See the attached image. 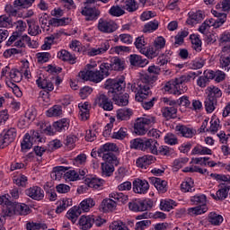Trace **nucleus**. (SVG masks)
Instances as JSON below:
<instances>
[{
  "label": "nucleus",
  "mask_w": 230,
  "mask_h": 230,
  "mask_svg": "<svg viewBox=\"0 0 230 230\" xmlns=\"http://www.w3.org/2000/svg\"><path fill=\"white\" fill-rule=\"evenodd\" d=\"M219 62H220V67L224 71H229V69H230V56L222 55Z\"/></svg>",
  "instance_id": "nucleus-59"
},
{
  "label": "nucleus",
  "mask_w": 230,
  "mask_h": 230,
  "mask_svg": "<svg viewBox=\"0 0 230 230\" xmlns=\"http://www.w3.org/2000/svg\"><path fill=\"white\" fill-rule=\"evenodd\" d=\"M149 182L155 185L157 191L160 193H166L168 191V182L164 180H161L160 178L151 177L149 178Z\"/></svg>",
  "instance_id": "nucleus-16"
},
{
  "label": "nucleus",
  "mask_w": 230,
  "mask_h": 230,
  "mask_svg": "<svg viewBox=\"0 0 230 230\" xmlns=\"http://www.w3.org/2000/svg\"><path fill=\"white\" fill-rule=\"evenodd\" d=\"M101 206L103 213H109V211L116 209L117 203L114 199H106L102 200Z\"/></svg>",
  "instance_id": "nucleus-28"
},
{
  "label": "nucleus",
  "mask_w": 230,
  "mask_h": 230,
  "mask_svg": "<svg viewBox=\"0 0 230 230\" xmlns=\"http://www.w3.org/2000/svg\"><path fill=\"white\" fill-rule=\"evenodd\" d=\"M181 190L183 193H188L191 191H195V188L193 187V181L190 178L187 181H183L181 184Z\"/></svg>",
  "instance_id": "nucleus-51"
},
{
  "label": "nucleus",
  "mask_w": 230,
  "mask_h": 230,
  "mask_svg": "<svg viewBox=\"0 0 230 230\" xmlns=\"http://www.w3.org/2000/svg\"><path fill=\"white\" fill-rule=\"evenodd\" d=\"M53 127L57 132H64L69 128V119H61L53 124Z\"/></svg>",
  "instance_id": "nucleus-30"
},
{
  "label": "nucleus",
  "mask_w": 230,
  "mask_h": 230,
  "mask_svg": "<svg viewBox=\"0 0 230 230\" xmlns=\"http://www.w3.org/2000/svg\"><path fill=\"white\" fill-rule=\"evenodd\" d=\"M61 114H62V106L60 105H54L52 108L47 111V116L49 118L60 116Z\"/></svg>",
  "instance_id": "nucleus-52"
},
{
  "label": "nucleus",
  "mask_w": 230,
  "mask_h": 230,
  "mask_svg": "<svg viewBox=\"0 0 230 230\" xmlns=\"http://www.w3.org/2000/svg\"><path fill=\"white\" fill-rule=\"evenodd\" d=\"M110 197L111 199H114V200H117V202L120 204H126V202H128V196L121 192H112L111 194H110Z\"/></svg>",
  "instance_id": "nucleus-50"
},
{
  "label": "nucleus",
  "mask_w": 230,
  "mask_h": 230,
  "mask_svg": "<svg viewBox=\"0 0 230 230\" xmlns=\"http://www.w3.org/2000/svg\"><path fill=\"white\" fill-rule=\"evenodd\" d=\"M159 53H161V50L155 47V45L148 49H142V55H146L147 58H155V57L159 56Z\"/></svg>",
  "instance_id": "nucleus-37"
},
{
  "label": "nucleus",
  "mask_w": 230,
  "mask_h": 230,
  "mask_svg": "<svg viewBox=\"0 0 230 230\" xmlns=\"http://www.w3.org/2000/svg\"><path fill=\"white\" fill-rule=\"evenodd\" d=\"M136 163L138 168H145V170H146L150 164L155 163V158L152 155H146L137 158Z\"/></svg>",
  "instance_id": "nucleus-17"
},
{
  "label": "nucleus",
  "mask_w": 230,
  "mask_h": 230,
  "mask_svg": "<svg viewBox=\"0 0 230 230\" xmlns=\"http://www.w3.org/2000/svg\"><path fill=\"white\" fill-rule=\"evenodd\" d=\"M105 89H108L109 94L114 96V94H121L123 89H125V79H108L105 84Z\"/></svg>",
  "instance_id": "nucleus-6"
},
{
  "label": "nucleus",
  "mask_w": 230,
  "mask_h": 230,
  "mask_svg": "<svg viewBox=\"0 0 230 230\" xmlns=\"http://www.w3.org/2000/svg\"><path fill=\"white\" fill-rule=\"evenodd\" d=\"M155 123V117L148 116L146 118H139L136 120L134 125L135 134L137 136H145L148 128V125H154Z\"/></svg>",
  "instance_id": "nucleus-5"
},
{
  "label": "nucleus",
  "mask_w": 230,
  "mask_h": 230,
  "mask_svg": "<svg viewBox=\"0 0 230 230\" xmlns=\"http://www.w3.org/2000/svg\"><path fill=\"white\" fill-rule=\"evenodd\" d=\"M125 67V59L119 57H112L110 59V63L102 64V69L104 75H107L109 71H124Z\"/></svg>",
  "instance_id": "nucleus-4"
},
{
  "label": "nucleus",
  "mask_w": 230,
  "mask_h": 230,
  "mask_svg": "<svg viewBox=\"0 0 230 230\" xmlns=\"http://www.w3.org/2000/svg\"><path fill=\"white\" fill-rule=\"evenodd\" d=\"M206 94L208 98L218 102V99L222 98V90L215 85H210L206 89Z\"/></svg>",
  "instance_id": "nucleus-19"
},
{
  "label": "nucleus",
  "mask_w": 230,
  "mask_h": 230,
  "mask_svg": "<svg viewBox=\"0 0 230 230\" xmlns=\"http://www.w3.org/2000/svg\"><path fill=\"white\" fill-rule=\"evenodd\" d=\"M129 63L137 67H145L148 64V60L141 58V56L133 54L129 57Z\"/></svg>",
  "instance_id": "nucleus-25"
},
{
  "label": "nucleus",
  "mask_w": 230,
  "mask_h": 230,
  "mask_svg": "<svg viewBox=\"0 0 230 230\" xmlns=\"http://www.w3.org/2000/svg\"><path fill=\"white\" fill-rule=\"evenodd\" d=\"M154 207V201L151 199H144L137 202H129L128 208L131 211H148Z\"/></svg>",
  "instance_id": "nucleus-9"
},
{
  "label": "nucleus",
  "mask_w": 230,
  "mask_h": 230,
  "mask_svg": "<svg viewBox=\"0 0 230 230\" xmlns=\"http://www.w3.org/2000/svg\"><path fill=\"white\" fill-rule=\"evenodd\" d=\"M150 190V184L146 180L137 179L133 181V191L145 194Z\"/></svg>",
  "instance_id": "nucleus-14"
},
{
  "label": "nucleus",
  "mask_w": 230,
  "mask_h": 230,
  "mask_svg": "<svg viewBox=\"0 0 230 230\" xmlns=\"http://www.w3.org/2000/svg\"><path fill=\"white\" fill-rule=\"evenodd\" d=\"M190 40L192 44V49L198 53H200V51H202V40H200V38H199L195 34H192L190 35Z\"/></svg>",
  "instance_id": "nucleus-43"
},
{
  "label": "nucleus",
  "mask_w": 230,
  "mask_h": 230,
  "mask_svg": "<svg viewBox=\"0 0 230 230\" xmlns=\"http://www.w3.org/2000/svg\"><path fill=\"white\" fill-rule=\"evenodd\" d=\"M110 230H128V227L121 221H114L110 225Z\"/></svg>",
  "instance_id": "nucleus-62"
},
{
  "label": "nucleus",
  "mask_w": 230,
  "mask_h": 230,
  "mask_svg": "<svg viewBox=\"0 0 230 230\" xmlns=\"http://www.w3.org/2000/svg\"><path fill=\"white\" fill-rule=\"evenodd\" d=\"M97 29L101 33H114L118 30V24L114 21L100 18Z\"/></svg>",
  "instance_id": "nucleus-8"
},
{
  "label": "nucleus",
  "mask_w": 230,
  "mask_h": 230,
  "mask_svg": "<svg viewBox=\"0 0 230 230\" xmlns=\"http://www.w3.org/2000/svg\"><path fill=\"white\" fill-rule=\"evenodd\" d=\"M15 137H17V130L13 128H11L4 134L2 139H0L2 143V148L8 146L10 143H13Z\"/></svg>",
  "instance_id": "nucleus-15"
},
{
  "label": "nucleus",
  "mask_w": 230,
  "mask_h": 230,
  "mask_svg": "<svg viewBox=\"0 0 230 230\" xmlns=\"http://www.w3.org/2000/svg\"><path fill=\"white\" fill-rule=\"evenodd\" d=\"M78 224L82 230H89L94 225V216H81Z\"/></svg>",
  "instance_id": "nucleus-18"
},
{
  "label": "nucleus",
  "mask_w": 230,
  "mask_h": 230,
  "mask_svg": "<svg viewBox=\"0 0 230 230\" xmlns=\"http://www.w3.org/2000/svg\"><path fill=\"white\" fill-rule=\"evenodd\" d=\"M35 3V0H15L13 2L14 6H20V8H30Z\"/></svg>",
  "instance_id": "nucleus-61"
},
{
  "label": "nucleus",
  "mask_w": 230,
  "mask_h": 230,
  "mask_svg": "<svg viewBox=\"0 0 230 230\" xmlns=\"http://www.w3.org/2000/svg\"><path fill=\"white\" fill-rule=\"evenodd\" d=\"M81 13L85 17V21H96L100 17L101 12L96 7L86 5L82 9Z\"/></svg>",
  "instance_id": "nucleus-12"
},
{
  "label": "nucleus",
  "mask_w": 230,
  "mask_h": 230,
  "mask_svg": "<svg viewBox=\"0 0 230 230\" xmlns=\"http://www.w3.org/2000/svg\"><path fill=\"white\" fill-rule=\"evenodd\" d=\"M102 175L105 177H111L114 173V165L107 163L102 164Z\"/></svg>",
  "instance_id": "nucleus-55"
},
{
  "label": "nucleus",
  "mask_w": 230,
  "mask_h": 230,
  "mask_svg": "<svg viewBox=\"0 0 230 230\" xmlns=\"http://www.w3.org/2000/svg\"><path fill=\"white\" fill-rule=\"evenodd\" d=\"M131 148L135 150H142L145 152V140L141 138H136L130 142Z\"/></svg>",
  "instance_id": "nucleus-53"
},
{
  "label": "nucleus",
  "mask_w": 230,
  "mask_h": 230,
  "mask_svg": "<svg viewBox=\"0 0 230 230\" xmlns=\"http://www.w3.org/2000/svg\"><path fill=\"white\" fill-rule=\"evenodd\" d=\"M30 213V207L24 203L9 202L5 212L6 217H13V215L26 216Z\"/></svg>",
  "instance_id": "nucleus-7"
},
{
  "label": "nucleus",
  "mask_w": 230,
  "mask_h": 230,
  "mask_svg": "<svg viewBox=\"0 0 230 230\" xmlns=\"http://www.w3.org/2000/svg\"><path fill=\"white\" fill-rule=\"evenodd\" d=\"M36 84L40 89H43L40 93V96H49V93L55 89L53 83L46 78L39 77L36 80Z\"/></svg>",
  "instance_id": "nucleus-10"
},
{
  "label": "nucleus",
  "mask_w": 230,
  "mask_h": 230,
  "mask_svg": "<svg viewBox=\"0 0 230 230\" xmlns=\"http://www.w3.org/2000/svg\"><path fill=\"white\" fill-rule=\"evenodd\" d=\"M190 202H192L195 206L206 208V202H208V198L204 194L195 195L190 198Z\"/></svg>",
  "instance_id": "nucleus-32"
},
{
  "label": "nucleus",
  "mask_w": 230,
  "mask_h": 230,
  "mask_svg": "<svg viewBox=\"0 0 230 230\" xmlns=\"http://www.w3.org/2000/svg\"><path fill=\"white\" fill-rule=\"evenodd\" d=\"M159 148V143L155 139L148 138L145 140V151L149 150L151 154H154V149Z\"/></svg>",
  "instance_id": "nucleus-41"
},
{
  "label": "nucleus",
  "mask_w": 230,
  "mask_h": 230,
  "mask_svg": "<svg viewBox=\"0 0 230 230\" xmlns=\"http://www.w3.org/2000/svg\"><path fill=\"white\" fill-rule=\"evenodd\" d=\"M26 229L27 230L48 229V226L40 223H27Z\"/></svg>",
  "instance_id": "nucleus-63"
},
{
  "label": "nucleus",
  "mask_w": 230,
  "mask_h": 230,
  "mask_svg": "<svg viewBox=\"0 0 230 230\" xmlns=\"http://www.w3.org/2000/svg\"><path fill=\"white\" fill-rule=\"evenodd\" d=\"M122 8L128 12H136L137 10V2L136 0H126Z\"/></svg>",
  "instance_id": "nucleus-57"
},
{
  "label": "nucleus",
  "mask_w": 230,
  "mask_h": 230,
  "mask_svg": "<svg viewBox=\"0 0 230 230\" xmlns=\"http://www.w3.org/2000/svg\"><path fill=\"white\" fill-rule=\"evenodd\" d=\"M67 170H69V167L56 166L53 168L50 177L53 181H60V179H62V175H64Z\"/></svg>",
  "instance_id": "nucleus-22"
},
{
  "label": "nucleus",
  "mask_w": 230,
  "mask_h": 230,
  "mask_svg": "<svg viewBox=\"0 0 230 230\" xmlns=\"http://www.w3.org/2000/svg\"><path fill=\"white\" fill-rule=\"evenodd\" d=\"M176 130L181 134L183 137H192L195 136V131L186 126H177Z\"/></svg>",
  "instance_id": "nucleus-40"
},
{
  "label": "nucleus",
  "mask_w": 230,
  "mask_h": 230,
  "mask_svg": "<svg viewBox=\"0 0 230 230\" xmlns=\"http://www.w3.org/2000/svg\"><path fill=\"white\" fill-rule=\"evenodd\" d=\"M111 98L115 105H119V107H125L128 105V93H115L111 95Z\"/></svg>",
  "instance_id": "nucleus-20"
},
{
  "label": "nucleus",
  "mask_w": 230,
  "mask_h": 230,
  "mask_svg": "<svg viewBox=\"0 0 230 230\" xmlns=\"http://www.w3.org/2000/svg\"><path fill=\"white\" fill-rule=\"evenodd\" d=\"M58 58L63 62H70V64H76V57L70 54L67 50H61L58 53Z\"/></svg>",
  "instance_id": "nucleus-27"
},
{
  "label": "nucleus",
  "mask_w": 230,
  "mask_h": 230,
  "mask_svg": "<svg viewBox=\"0 0 230 230\" xmlns=\"http://www.w3.org/2000/svg\"><path fill=\"white\" fill-rule=\"evenodd\" d=\"M133 112L130 109H120L117 111V119H119L120 121H128V119H130V117L132 116Z\"/></svg>",
  "instance_id": "nucleus-31"
},
{
  "label": "nucleus",
  "mask_w": 230,
  "mask_h": 230,
  "mask_svg": "<svg viewBox=\"0 0 230 230\" xmlns=\"http://www.w3.org/2000/svg\"><path fill=\"white\" fill-rule=\"evenodd\" d=\"M154 155H171L172 148L168 146H158V148L153 149Z\"/></svg>",
  "instance_id": "nucleus-42"
},
{
  "label": "nucleus",
  "mask_w": 230,
  "mask_h": 230,
  "mask_svg": "<svg viewBox=\"0 0 230 230\" xmlns=\"http://www.w3.org/2000/svg\"><path fill=\"white\" fill-rule=\"evenodd\" d=\"M36 58L38 60V64H46V62H49L51 54L49 52H39L36 54Z\"/></svg>",
  "instance_id": "nucleus-58"
},
{
  "label": "nucleus",
  "mask_w": 230,
  "mask_h": 230,
  "mask_svg": "<svg viewBox=\"0 0 230 230\" xmlns=\"http://www.w3.org/2000/svg\"><path fill=\"white\" fill-rule=\"evenodd\" d=\"M79 107V118L82 121H87L89 119V109H91V106H89V102H81L78 104Z\"/></svg>",
  "instance_id": "nucleus-21"
},
{
  "label": "nucleus",
  "mask_w": 230,
  "mask_h": 230,
  "mask_svg": "<svg viewBox=\"0 0 230 230\" xmlns=\"http://www.w3.org/2000/svg\"><path fill=\"white\" fill-rule=\"evenodd\" d=\"M94 206H96V202L94 201V199L93 198H87L80 203L78 209H80V211L87 213L89 212L91 208H94Z\"/></svg>",
  "instance_id": "nucleus-26"
},
{
  "label": "nucleus",
  "mask_w": 230,
  "mask_h": 230,
  "mask_svg": "<svg viewBox=\"0 0 230 230\" xmlns=\"http://www.w3.org/2000/svg\"><path fill=\"white\" fill-rule=\"evenodd\" d=\"M101 157H102L103 161H105L104 163H107V164H112V166H118L119 164V161L114 153L104 154Z\"/></svg>",
  "instance_id": "nucleus-33"
},
{
  "label": "nucleus",
  "mask_w": 230,
  "mask_h": 230,
  "mask_svg": "<svg viewBox=\"0 0 230 230\" xmlns=\"http://www.w3.org/2000/svg\"><path fill=\"white\" fill-rule=\"evenodd\" d=\"M172 55V51H166L165 55L163 54L162 56L158 57L156 59V64H158V66H166L168 64V62H170V57Z\"/></svg>",
  "instance_id": "nucleus-54"
},
{
  "label": "nucleus",
  "mask_w": 230,
  "mask_h": 230,
  "mask_svg": "<svg viewBox=\"0 0 230 230\" xmlns=\"http://www.w3.org/2000/svg\"><path fill=\"white\" fill-rule=\"evenodd\" d=\"M192 154L194 155H211V154H213V152L211 151V149H209L206 146H202L201 145H198L192 149Z\"/></svg>",
  "instance_id": "nucleus-39"
},
{
  "label": "nucleus",
  "mask_w": 230,
  "mask_h": 230,
  "mask_svg": "<svg viewBox=\"0 0 230 230\" xmlns=\"http://www.w3.org/2000/svg\"><path fill=\"white\" fill-rule=\"evenodd\" d=\"M208 220L212 226H220L224 222V217L220 214L210 212Z\"/></svg>",
  "instance_id": "nucleus-38"
},
{
  "label": "nucleus",
  "mask_w": 230,
  "mask_h": 230,
  "mask_svg": "<svg viewBox=\"0 0 230 230\" xmlns=\"http://www.w3.org/2000/svg\"><path fill=\"white\" fill-rule=\"evenodd\" d=\"M80 215H82V211L80 210V208H75L67 212L66 217L68 218V220H71L73 224H75L76 220H78V217H80Z\"/></svg>",
  "instance_id": "nucleus-44"
},
{
  "label": "nucleus",
  "mask_w": 230,
  "mask_h": 230,
  "mask_svg": "<svg viewBox=\"0 0 230 230\" xmlns=\"http://www.w3.org/2000/svg\"><path fill=\"white\" fill-rule=\"evenodd\" d=\"M175 206V201L172 199H164L160 202V209L162 211H172Z\"/></svg>",
  "instance_id": "nucleus-46"
},
{
  "label": "nucleus",
  "mask_w": 230,
  "mask_h": 230,
  "mask_svg": "<svg viewBox=\"0 0 230 230\" xmlns=\"http://www.w3.org/2000/svg\"><path fill=\"white\" fill-rule=\"evenodd\" d=\"M27 24L29 26V29H28L29 35H31L32 37H37V35L41 33L40 27L35 24V22H33V20H28Z\"/></svg>",
  "instance_id": "nucleus-36"
},
{
  "label": "nucleus",
  "mask_w": 230,
  "mask_h": 230,
  "mask_svg": "<svg viewBox=\"0 0 230 230\" xmlns=\"http://www.w3.org/2000/svg\"><path fill=\"white\" fill-rule=\"evenodd\" d=\"M95 103L99 107H102L103 111H112L114 109L112 102L109 100V97L105 93H99L95 99Z\"/></svg>",
  "instance_id": "nucleus-11"
},
{
  "label": "nucleus",
  "mask_w": 230,
  "mask_h": 230,
  "mask_svg": "<svg viewBox=\"0 0 230 230\" xmlns=\"http://www.w3.org/2000/svg\"><path fill=\"white\" fill-rule=\"evenodd\" d=\"M182 78V76H180L178 78H175L174 80L169 81L165 86L164 90L167 93H170L171 94H184L186 91H188V86L186 84L188 82H181L180 83L179 81Z\"/></svg>",
  "instance_id": "nucleus-3"
},
{
  "label": "nucleus",
  "mask_w": 230,
  "mask_h": 230,
  "mask_svg": "<svg viewBox=\"0 0 230 230\" xmlns=\"http://www.w3.org/2000/svg\"><path fill=\"white\" fill-rule=\"evenodd\" d=\"M69 22H71V18L69 17H64V18H52L49 21V24H50V26H55V27H58V26H66V24H69Z\"/></svg>",
  "instance_id": "nucleus-34"
},
{
  "label": "nucleus",
  "mask_w": 230,
  "mask_h": 230,
  "mask_svg": "<svg viewBox=\"0 0 230 230\" xmlns=\"http://www.w3.org/2000/svg\"><path fill=\"white\" fill-rule=\"evenodd\" d=\"M216 8L217 10H222V12H230V0H223L216 5Z\"/></svg>",
  "instance_id": "nucleus-64"
},
{
  "label": "nucleus",
  "mask_w": 230,
  "mask_h": 230,
  "mask_svg": "<svg viewBox=\"0 0 230 230\" xmlns=\"http://www.w3.org/2000/svg\"><path fill=\"white\" fill-rule=\"evenodd\" d=\"M212 14L216 17L215 28H220L227 21V13H220L218 11L212 10Z\"/></svg>",
  "instance_id": "nucleus-24"
},
{
  "label": "nucleus",
  "mask_w": 230,
  "mask_h": 230,
  "mask_svg": "<svg viewBox=\"0 0 230 230\" xmlns=\"http://www.w3.org/2000/svg\"><path fill=\"white\" fill-rule=\"evenodd\" d=\"M163 116L166 118V119H174L177 118V107H165L163 109Z\"/></svg>",
  "instance_id": "nucleus-35"
},
{
  "label": "nucleus",
  "mask_w": 230,
  "mask_h": 230,
  "mask_svg": "<svg viewBox=\"0 0 230 230\" xmlns=\"http://www.w3.org/2000/svg\"><path fill=\"white\" fill-rule=\"evenodd\" d=\"M206 211H208V207H200V206H197L194 208H190L188 209V213L189 215H202L204 213H206Z\"/></svg>",
  "instance_id": "nucleus-60"
},
{
  "label": "nucleus",
  "mask_w": 230,
  "mask_h": 230,
  "mask_svg": "<svg viewBox=\"0 0 230 230\" xmlns=\"http://www.w3.org/2000/svg\"><path fill=\"white\" fill-rule=\"evenodd\" d=\"M230 186L226 183L219 184V190L217 191L218 200H226L229 195Z\"/></svg>",
  "instance_id": "nucleus-29"
},
{
  "label": "nucleus",
  "mask_w": 230,
  "mask_h": 230,
  "mask_svg": "<svg viewBox=\"0 0 230 230\" xmlns=\"http://www.w3.org/2000/svg\"><path fill=\"white\" fill-rule=\"evenodd\" d=\"M22 150H30L31 146H33V140L31 139V136H30V133H26L23 140L21 144Z\"/></svg>",
  "instance_id": "nucleus-49"
},
{
  "label": "nucleus",
  "mask_w": 230,
  "mask_h": 230,
  "mask_svg": "<svg viewBox=\"0 0 230 230\" xmlns=\"http://www.w3.org/2000/svg\"><path fill=\"white\" fill-rule=\"evenodd\" d=\"M116 150H118V146L115 144L106 143L98 149V155L102 157L104 154H112Z\"/></svg>",
  "instance_id": "nucleus-23"
},
{
  "label": "nucleus",
  "mask_w": 230,
  "mask_h": 230,
  "mask_svg": "<svg viewBox=\"0 0 230 230\" xmlns=\"http://www.w3.org/2000/svg\"><path fill=\"white\" fill-rule=\"evenodd\" d=\"M25 195L32 200H42L44 199V190L39 186H33L25 190Z\"/></svg>",
  "instance_id": "nucleus-13"
},
{
  "label": "nucleus",
  "mask_w": 230,
  "mask_h": 230,
  "mask_svg": "<svg viewBox=\"0 0 230 230\" xmlns=\"http://www.w3.org/2000/svg\"><path fill=\"white\" fill-rule=\"evenodd\" d=\"M157 28H159V22L157 20H154L144 26L143 31L144 33H148L150 31H155Z\"/></svg>",
  "instance_id": "nucleus-56"
},
{
  "label": "nucleus",
  "mask_w": 230,
  "mask_h": 230,
  "mask_svg": "<svg viewBox=\"0 0 230 230\" xmlns=\"http://www.w3.org/2000/svg\"><path fill=\"white\" fill-rule=\"evenodd\" d=\"M111 74L107 72V74L103 73L102 69V64L100 66V70H88V71H81L79 73V77L81 80H84L87 82H94L95 84H100L102 80L105 78V76H109Z\"/></svg>",
  "instance_id": "nucleus-2"
},
{
  "label": "nucleus",
  "mask_w": 230,
  "mask_h": 230,
  "mask_svg": "<svg viewBox=\"0 0 230 230\" xmlns=\"http://www.w3.org/2000/svg\"><path fill=\"white\" fill-rule=\"evenodd\" d=\"M217 103H218V101H216L214 99L207 97L205 99V109H206L207 112L211 114V112H213V111H215Z\"/></svg>",
  "instance_id": "nucleus-48"
},
{
  "label": "nucleus",
  "mask_w": 230,
  "mask_h": 230,
  "mask_svg": "<svg viewBox=\"0 0 230 230\" xmlns=\"http://www.w3.org/2000/svg\"><path fill=\"white\" fill-rule=\"evenodd\" d=\"M189 15L190 16L187 20V24L193 26V24H198V22L202 21V13H190Z\"/></svg>",
  "instance_id": "nucleus-45"
},
{
  "label": "nucleus",
  "mask_w": 230,
  "mask_h": 230,
  "mask_svg": "<svg viewBox=\"0 0 230 230\" xmlns=\"http://www.w3.org/2000/svg\"><path fill=\"white\" fill-rule=\"evenodd\" d=\"M152 77L148 75H144L140 79L131 85L132 93H135V100L142 103L143 109L150 111L154 107V102L157 101V98L153 97L150 101H146V98L152 96Z\"/></svg>",
  "instance_id": "nucleus-1"
},
{
  "label": "nucleus",
  "mask_w": 230,
  "mask_h": 230,
  "mask_svg": "<svg viewBox=\"0 0 230 230\" xmlns=\"http://www.w3.org/2000/svg\"><path fill=\"white\" fill-rule=\"evenodd\" d=\"M86 182L89 188H93V190H98L103 186V180L98 178L87 179Z\"/></svg>",
  "instance_id": "nucleus-47"
}]
</instances>
